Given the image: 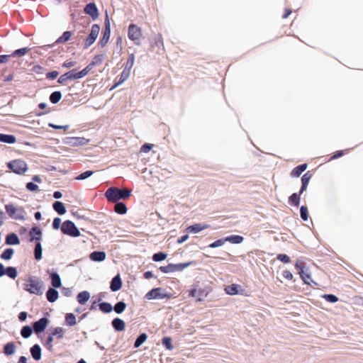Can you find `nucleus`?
Listing matches in <instances>:
<instances>
[{
    "label": "nucleus",
    "instance_id": "f257e3e1",
    "mask_svg": "<svg viewBox=\"0 0 363 363\" xmlns=\"http://www.w3.org/2000/svg\"><path fill=\"white\" fill-rule=\"evenodd\" d=\"M43 232L40 228L33 227L28 235V242L34 243V256L36 260L42 259L43 248L41 245Z\"/></svg>",
    "mask_w": 363,
    "mask_h": 363
},
{
    "label": "nucleus",
    "instance_id": "f03ea898",
    "mask_svg": "<svg viewBox=\"0 0 363 363\" xmlns=\"http://www.w3.org/2000/svg\"><path fill=\"white\" fill-rule=\"evenodd\" d=\"M131 194V191L128 189H118L117 187H111L107 189L105 196L108 201L117 202L119 200L125 199Z\"/></svg>",
    "mask_w": 363,
    "mask_h": 363
},
{
    "label": "nucleus",
    "instance_id": "7ed1b4c3",
    "mask_svg": "<svg viewBox=\"0 0 363 363\" xmlns=\"http://www.w3.org/2000/svg\"><path fill=\"white\" fill-rule=\"evenodd\" d=\"M24 285V289L30 294L41 295L43 293V282L38 277H30Z\"/></svg>",
    "mask_w": 363,
    "mask_h": 363
},
{
    "label": "nucleus",
    "instance_id": "20e7f679",
    "mask_svg": "<svg viewBox=\"0 0 363 363\" xmlns=\"http://www.w3.org/2000/svg\"><path fill=\"white\" fill-rule=\"evenodd\" d=\"M295 267L298 270V274L301 279L306 284H311L313 282L308 269L306 268V264L302 259H298L295 263Z\"/></svg>",
    "mask_w": 363,
    "mask_h": 363
},
{
    "label": "nucleus",
    "instance_id": "39448f33",
    "mask_svg": "<svg viewBox=\"0 0 363 363\" xmlns=\"http://www.w3.org/2000/svg\"><path fill=\"white\" fill-rule=\"evenodd\" d=\"M86 74H87V70L82 69V71L77 72H75L74 69H72V70H71V71H69V72H68L61 75L58 78L57 82L60 84H63L67 80H76V79H79L83 78Z\"/></svg>",
    "mask_w": 363,
    "mask_h": 363
},
{
    "label": "nucleus",
    "instance_id": "423d86ee",
    "mask_svg": "<svg viewBox=\"0 0 363 363\" xmlns=\"http://www.w3.org/2000/svg\"><path fill=\"white\" fill-rule=\"evenodd\" d=\"M61 231L63 234L69 235L71 237H79L80 232L77 228L75 224L70 220H66L62 223L61 226Z\"/></svg>",
    "mask_w": 363,
    "mask_h": 363
},
{
    "label": "nucleus",
    "instance_id": "0eeeda50",
    "mask_svg": "<svg viewBox=\"0 0 363 363\" xmlns=\"http://www.w3.org/2000/svg\"><path fill=\"white\" fill-rule=\"evenodd\" d=\"M190 265L191 262L169 264L167 266L160 267V269L162 272L167 274L174 272L182 271Z\"/></svg>",
    "mask_w": 363,
    "mask_h": 363
},
{
    "label": "nucleus",
    "instance_id": "6e6552de",
    "mask_svg": "<svg viewBox=\"0 0 363 363\" xmlns=\"http://www.w3.org/2000/svg\"><path fill=\"white\" fill-rule=\"evenodd\" d=\"M100 31V26L98 24H94L91 26V32L86 37L84 43V48H87L91 46L96 40Z\"/></svg>",
    "mask_w": 363,
    "mask_h": 363
},
{
    "label": "nucleus",
    "instance_id": "1a4fd4ad",
    "mask_svg": "<svg viewBox=\"0 0 363 363\" xmlns=\"http://www.w3.org/2000/svg\"><path fill=\"white\" fill-rule=\"evenodd\" d=\"M209 292L210 291L208 288L199 289H192L189 291V296L195 298L197 301H201L207 297Z\"/></svg>",
    "mask_w": 363,
    "mask_h": 363
},
{
    "label": "nucleus",
    "instance_id": "9d476101",
    "mask_svg": "<svg viewBox=\"0 0 363 363\" xmlns=\"http://www.w3.org/2000/svg\"><path fill=\"white\" fill-rule=\"evenodd\" d=\"M111 36V26H110V21L108 17V15H106V18L105 19V28L103 31V36L101 39L99 41V45L104 48L106 45L108 43Z\"/></svg>",
    "mask_w": 363,
    "mask_h": 363
},
{
    "label": "nucleus",
    "instance_id": "9b49d317",
    "mask_svg": "<svg viewBox=\"0 0 363 363\" xmlns=\"http://www.w3.org/2000/svg\"><path fill=\"white\" fill-rule=\"evenodd\" d=\"M167 296L165 291L162 288H155L150 291L146 294L147 299H161Z\"/></svg>",
    "mask_w": 363,
    "mask_h": 363
},
{
    "label": "nucleus",
    "instance_id": "f8f14e48",
    "mask_svg": "<svg viewBox=\"0 0 363 363\" xmlns=\"http://www.w3.org/2000/svg\"><path fill=\"white\" fill-rule=\"evenodd\" d=\"M128 35L131 40H138L142 35L140 28L135 24H130L128 27Z\"/></svg>",
    "mask_w": 363,
    "mask_h": 363
},
{
    "label": "nucleus",
    "instance_id": "ddd939ff",
    "mask_svg": "<svg viewBox=\"0 0 363 363\" xmlns=\"http://www.w3.org/2000/svg\"><path fill=\"white\" fill-rule=\"evenodd\" d=\"M89 140L83 137H69L66 139V143L73 147L85 145Z\"/></svg>",
    "mask_w": 363,
    "mask_h": 363
},
{
    "label": "nucleus",
    "instance_id": "4468645a",
    "mask_svg": "<svg viewBox=\"0 0 363 363\" xmlns=\"http://www.w3.org/2000/svg\"><path fill=\"white\" fill-rule=\"evenodd\" d=\"M7 167L13 172L18 174H23V161L16 160L7 163Z\"/></svg>",
    "mask_w": 363,
    "mask_h": 363
},
{
    "label": "nucleus",
    "instance_id": "2eb2a0df",
    "mask_svg": "<svg viewBox=\"0 0 363 363\" xmlns=\"http://www.w3.org/2000/svg\"><path fill=\"white\" fill-rule=\"evenodd\" d=\"M84 11L85 13L90 16L93 20L96 19L99 16L98 9L94 3H89L86 4Z\"/></svg>",
    "mask_w": 363,
    "mask_h": 363
},
{
    "label": "nucleus",
    "instance_id": "dca6fc26",
    "mask_svg": "<svg viewBox=\"0 0 363 363\" xmlns=\"http://www.w3.org/2000/svg\"><path fill=\"white\" fill-rule=\"evenodd\" d=\"M208 228L209 225L199 223L187 227L186 231L191 233H199L201 231L206 230Z\"/></svg>",
    "mask_w": 363,
    "mask_h": 363
},
{
    "label": "nucleus",
    "instance_id": "f3484780",
    "mask_svg": "<svg viewBox=\"0 0 363 363\" xmlns=\"http://www.w3.org/2000/svg\"><path fill=\"white\" fill-rule=\"evenodd\" d=\"M16 56H23V48L17 49L13 52L11 55H0V64L6 62L9 58L14 57Z\"/></svg>",
    "mask_w": 363,
    "mask_h": 363
},
{
    "label": "nucleus",
    "instance_id": "a211bd4d",
    "mask_svg": "<svg viewBox=\"0 0 363 363\" xmlns=\"http://www.w3.org/2000/svg\"><path fill=\"white\" fill-rule=\"evenodd\" d=\"M104 60V55H98L94 56L91 62L88 65L84 70H87V74L92 69L93 67L96 66L98 65H100Z\"/></svg>",
    "mask_w": 363,
    "mask_h": 363
},
{
    "label": "nucleus",
    "instance_id": "6ab92c4d",
    "mask_svg": "<svg viewBox=\"0 0 363 363\" xmlns=\"http://www.w3.org/2000/svg\"><path fill=\"white\" fill-rule=\"evenodd\" d=\"M20 243V239L16 233H11L6 235V244L8 245H15Z\"/></svg>",
    "mask_w": 363,
    "mask_h": 363
},
{
    "label": "nucleus",
    "instance_id": "aec40b11",
    "mask_svg": "<svg viewBox=\"0 0 363 363\" xmlns=\"http://www.w3.org/2000/svg\"><path fill=\"white\" fill-rule=\"evenodd\" d=\"M122 286V281L120 276L118 274L116 277H114L111 281V286L110 288L112 291H118Z\"/></svg>",
    "mask_w": 363,
    "mask_h": 363
},
{
    "label": "nucleus",
    "instance_id": "412c9836",
    "mask_svg": "<svg viewBox=\"0 0 363 363\" xmlns=\"http://www.w3.org/2000/svg\"><path fill=\"white\" fill-rule=\"evenodd\" d=\"M90 259L95 262H102L106 259V253L102 251H94L89 255Z\"/></svg>",
    "mask_w": 363,
    "mask_h": 363
},
{
    "label": "nucleus",
    "instance_id": "4be33fe9",
    "mask_svg": "<svg viewBox=\"0 0 363 363\" xmlns=\"http://www.w3.org/2000/svg\"><path fill=\"white\" fill-rule=\"evenodd\" d=\"M5 208L8 215L12 218H20L23 219V216L18 214L16 216V208L12 204H7L5 206Z\"/></svg>",
    "mask_w": 363,
    "mask_h": 363
},
{
    "label": "nucleus",
    "instance_id": "5701e85b",
    "mask_svg": "<svg viewBox=\"0 0 363 363\" xmlns=\"http://www.w3.org/2000/svg\"><path fill=\"white\" fill-rule=\"evenodd\" d=\"M16 139L13 135L0 133V142L7 144H13Z\"/></svg>",
    "mask_w": 363,
    "mask_h": 363
},
{
    "label": "nucleus",
    "instance_id": "b1692460",
    "mask_svg": "<svg viewBox=\"0 0 363 363\" xmlns=\"http://www.w3.org/2000/svg\"><path fill=\"white\" fill-rule=\"evenodd\" d=\"M46 297L49 302L53 303L58 298V291L52 288H50L47 293Z\"/></svg>",
    "mask_w": 363,
    "mask_h": 363
},
{
    "label": "nucleus",
    "instance_id": "393cba45",
    "mask_svg": "<svg viewBox=\"0 0 363 363\" xmlns=\"http://www.w3.org/2000/svg\"><path fill=\"white\" fill-rule=\"evenodd\" d=\"M48 319H39L38 321L34 324V329L36 333H40L43 331L47 325Z\"/></svg>",
    "mask_w": 363,
    "mask_h": 363
},
{
    "label": "nucleus",
    "instance_id": "a878e982",
    "mask_svg": "<svg viewBox=\"0 0 363 363\" xmlns=\"http://www.w3.org/2000/svg\"><path fill=\"white\" fill-rule=\"evenodd\" d=\"M307 167H308L307 164H303L296 167L291 171V176L293 177H299L302 174V172H303L306 169Z\"/></svg>",
    "mask_w": 363,
    "mask_h": 363
},
{
    "label": "nucleus",
    "instance_id": "bb28decb",
    "mask_svg": "<svg viewBox=\"0 0 363 363\" xmlns=\"http://www.w3.org/2000/svg\"><path fill=\"white\" fill-rule=\"evenodd\" d=\"M225 240L233 244H240L243 242L244 238L240 235H233L225 238Z\"/></svg>",
    "mask_w": 363,
    "mask_h": 363
},
{
    "label": "nucleus",
    "instance_id": "cd10ccee",
    "mask_svg": "<svg viewBox=\"0 0 363 363\" xmlns=\"http://www.w3.org/2000/svg\"><path fill=\"white\" fill-rule=\"evenodd\" d=\"M30 353L33 358L35 360H39L41 358V348L38 345H34L30 348Z\"/></svg>",
    "mask_w": 363,
    "mask_h": 363
},
{
    "label": "nucleus",
    "instance_id": "c85d7f7f",
    "mask_svg": "<svg viewBox=\"0 0 363 363\" xmlns=\"http://www.w3.org/2000/svg\"><path fill=\"white\" fill-rule=\"evenodd\" d=\"M89 298H90V294L86 291H84L79 293L77 296V301L80 304L86 303L88 301V300L89 299Z\"/></svg>",
    "mask_w": 363,
    "mask_h": 363
},
{
    "label": "nucleus",
    "instance_id": "c756f323",
    "mask_svg": "<svg viewBox=\"0 0 363 363\" xmlns=\"http://www.w3.org/2000/svg\"><path fill=\"white\" fill-rule=\"evenodd\" d=\"M51 283L54 288H59L61 286V279L57 273L54 272L51 274Z\"/></svg>",
    "mask_w": 363,
    "mask_h": 363
},
{
    "label": "nucleus",
    "instance_id": "7c9ffc66",
    "mask_svg": "<svg viewBox=\"0 0 363 363\" xmlns=\"http://www.w3.org/2000/svg\"><path fill=\"white\" fill-rule=\"evenodd\" d=\"M54 210L60 215H63L66 213V208L63 203L60 201H55L53 203Z\"/></svg>",
    "mask_w": 363,
    "mask_h": 363
},
{
    "label": "nucleus",
    "instance_id": "2f4dec72",
    "mask_svg": "<svg viewBox=\"0 0 363 363\" xmlns=\"http://www.w3.org/2000/svg\"><path fill=\"white\" fill-rule=\"evenodd\" d=\"M130 74V71L128 70V69H124L120 76L118 82L115 84L114 87L118 86L119 84L123 83L125 80H127Z\"/></svg>",
    "mask_w": 363,
    "mask_h": 363
},
{
    "label": "nucleus",
    "instance_id": "473e14b6",
    "mask_svg": "<svg viewBox=\"0 0 363 363\" xmlns=\"http://www.w3.org/2000/svg\"><path fill=\"white\" fill-rule=\"evenodd\" d=\"M112 325L118 331H123L125 329V323L122 319H113Z\"/></svg>",
    "mask_w": 363,
    "mask_h": 363
},
{
    "label": "nucleus",
    "instance_id": "72a5a7b5",
    "mask_svg": "<svg viewBox=\"0 0 363 363\" xmlns=\"http://www.w3.org/2000/svg\"><path fill=\"white\" fill-rule=\"evenodd\" d=\"M15 345L13 342H8L4 345V352L6 355H11L15 352Z\"/></svg>",
    "mask_w": 363,
    "mask_h": 363
},
{
    "label": "nucleus",
    "instance_id": "f704fd0d",
    "mask_svg": "<svg viewBox=\"0 0 363 363\" xmlns=\"http://www.w3.org/2000/svg\"><path fill=\"white\" fill-rule=\"evenodd\" d=\"M115 211L119 214H125L127 212V207L123 202H117L114 207Z\"/></svg>",
    "mask_w": 363,
    "mask_h": 363
},
{
    "label": "nucleus",
    "instance_id": "c9c22d12",
    "mask_svg": "<svg viewBox=\"0 0 363 363\" xmlns=\"http://www.w3.org/2000/svg\"><path fill=\"white\" fill-rule=\"evenodd\" d=\"M5 275L11 279H15L18 275L17 269L14 267H8L5 269Z\"/></svg>",
    "mask_w": 363,
    "mask_h": 363
},
{
    "label": "nucleus",
    "instance_id": "e433bc0d",
    "mask_svg": "<svg viewBox=\"0 0 363 363\" xmlns=\"http://www.w3.org/2000/svg\"><path fill=\"white\" fill-rule=\"evenodd\" d=\"M14 250L12 248H6L1 255V258L4 260H9L12 258Z\"/></svg>",
    "mask_w": 363,
    "mask_h": 363
},
{
    "label": "nucleus",
    "instance_id": "4c0bfd02",
    "mask_svg": "<svg viewBox=\"0 0 363 363\" xmlns=\"http://www.w3.org/2000/svg\"><path fill=\"white\" fill-rule=\"evenodd\" d=\"M99 309L105 313H110L113 311V306L109 303H106V302L101 303H99Z\"/></svg>",
    "mask_w": 363,
    "mask_h": 363
},
{
    "label": "nucleus",
    "instance_id": "58836bf2",
    "mask_svg": "<svg viewBox=\"0 0 363 363\" xmlns=\"http://www.w3.org/2000/svg\"><path fill=\"white\" fill-rule=\"evenodd\" d=\"M240 286L238 284H231L225 287V291L228 294L230 295H235L238 294V287Z\"/></svg>",
    "mask_w": 363,
    "mask_h": 363
},
{
    "label": "nucleus",
    "instance_id": "ea45409f",
    "mask_svg": "<svg viewBox=\"0 0 363 363\" xmlns=\"http://www.w3.org/2000/svg\"><path fill=\"white\" fill-rule=\"evenodd\" d=\"M147 339V335L145 333H142L140 336L136 339L134 347L135 348L141 346Z\"/></svg>",
    "mask_w": 363,
    "mask_h": 363
},
{
    "label": "nucleus",
    "instance_id": "a19ab883",
    "mask_svg": "<svg viewBox=\"0 0 363 363\" xmlns=\"http://www.w3.org/2000/svg\"><path fill=\"white\" fill-rule=\"evenodd\" d=\"M62 98V94L59 91L52 92L50 96V100L52 104H57Z\"/></svg>",
    "mask_w": 363,
    "mask_h": 363
},
{
    "label": "nucleus",
    "instance_id": "79ce46f5",
    "mask_svg": "<svg viewBox=\"0 0 363 363\" xmlns=\"http://www.w3.org/2000/svg\"><path fill=\"white\" fill-rule=\"evenodd\" d=\"M126 308V304L123 301L118 302L115 306L113 308L115 312L118 314H121Z\"/></svg>",
    "mask_w": 363,
    "mask_h": 363
},
{
    "label": "nucleus",
    "instance_id": "37998d69",
    "mask_svg": "<svg viewBox=\"0 0 363 363\" xmlns=\"http://www.w3.org/2000/svg\"><path fill=\"white\" fill-rule=\"evenodd\" d=\"M134 63H135V55L133 53H132L129 55L124 69H128V70L131 72V69L134 65Z\"/></svg>",
    "mask_w": 363,
    "mask_h": 363
},
{
    "label": "nucleus",
    "instance_id": "c03bdc74",
    "mask_svg": "<svg viewBox=\"0 0 363 363\" xmlns=\"http://www.w3.org/2000/svg\"><path fill=\"white\" fill-rule=\"evenodd\" d=\"M167 254L164 252H157L153 255L152 260L155 262H160L167 258Z\"/></svg>",
    "mask_w": 363,
    "mask_h": 363
},
{
    "label": "nucleus",
    "instance_id": "a18cd8bd",
    "mask_svg": "<svg viewBox=\"0 0 363 363\" xmlns=\"http://www.w3.org/2000/svg\"><path fill=\"white\" fill-rule=\"evenodd\" d=\"M72 36V33L70 31H65L62 35L58 38L57 40V43H64L67 42L70 39Z\"/></svg>",
    "mask_w": 363,
    "mask_h": 363
},
{
    "label": "nucleus",
    "instance_id": "49530a36",
    "mask_svg": "<svg viewBox=\"0 0 363 363\" xmlns=\"http://www.w3.org/2000/svg\"><path fill=\"white\" fill-rule=\"evenodd\" d=\"M93 174H94L93 171L88 170V171H86V172L80 174L79 175H78L76 177V179H77V180H84V179H86L90 177L91 176H92Z\"/></svg>",
    "mask_w": 363,
    "mask_h": 363
},
{
    "label": "nucleus",
    "instance_id": "de8ad7c7",
    "mask_svg": "<svg viewBox=\"0 0 363 363\" xmlns=\"http://www.w3.org/2000/svg\"><path fill=\"white\" fill-rule=\"evenodd\" d=\"M64 333H65L64 329L62 328L57 327V328H55L53 329V330L52 332V336L55 335L58 338H61V337H62Z\"/></svg>",
    "mask_w": 363,
    "mask_h": 363
},
{
    "label": "nucleus",
    "instance_id": "09e8293b",
    "mask_svg": "<svg viewBox=\"0 0 363 363\" xmlns=\"http://www.w3.org/2000/svg\"><path fill=\"white\" fill-rule=\"evenodd\" d=\"M26 187L28 191L32 192H37L40 191L39 186L33 182L27 183Z\"/></svg>",
    "mask_w": 363,
    "mask_h": 363
},
{
    "label": "nucleus",
    "instance_id": "8fccbe9b",
    "mask_svg": "<svg viewBox=\"0 0 363 363\" xmlns=\"http://www.w3.org/2000/svg\"><path fill=\"white\" fill-rule=\"evenodd\" d=\"M162 344L166 347V348L169 350H172L173 349V346L172 345V339L169 337H164L162 339Z\"/></svg>",
    "mask_w": 363,
    "mask_h": 363
},
{
    "label": "nucleus",
    "instance_id": "3c124183",
    "mask_svg": "<svg viewBox=\"0 0 363 363\" xmlns=\"http://www.w3.org/2000/svg\"><path fill=\"white\" fill-rule=\"evenodd\" d=\"M289 201L294 205L298 206L299 204L300 199L297 194L294 193L289 197Z\"/></svg>",
    "mask_w": 363,
    "mask_h": 363
},
{
    "label": "nucleus",
    "instance_id": "603ef678",
    "mask_svg": "<svg viewBox=\"0 0 363 363\" xmlns=\"http://www.w3.org/2000/svg\"><path fill=\"white\" fill-rule=\"evenodd\" d=\"M301 217L303 220H307L308 218V208L305 206H302L300 208Z\"/></svg>",
    "mask_w": 363,
    "mask_h": 363
},
{
    "label": "nucleus",
    "instance_id": "864d4df0",
    "mask_svg": "<svg viewBox=\"0 0 363 363\" xmlns=\"http://www.w3.org/2000/svg\"><path fill=\"white\" fill-rule=\"evenodd\" d=\"M225 242V238L219 239L209 245L211 248H216L223 245Z\"/></svg>",
    "mask_w": 363,
    "mask_h": 363
},
{
    "label": "nucleus",
    "instance_id": "5fc2aeb1",
    "mask_svg": "<svg viewBox=\"0 0 363 363\" xmlns=\"http://www.w3.org/2000/svg\"><path fill=\"white\" fill-rule=\"evenodd\" d=\"M277 259L284 262V263H289L291 262L290 257L285 254H279L277 257Z\"/></svg>",
    "mask_w": 363,
    "mask_h": 363
},
{
    "label": "nucleus",
    "instance_id": "6e6d98bb",
    "mask_svg": "<svg viewBox=\"0 0 363 363\" xmlns=\"http://www.w3.org/2000/svg\"><path fill=\"white\" fill-rule=\"evenodd\" d=\"M323 297L328 302L335 303L338 301V298L336 296L333 294H325Z\"/></svg>",
    "mask_w": 363,
    "mask_h": 363
},
{
    "label": "nucleus",
    "instance_id": "4d7b16f0",
    "mask_svg": "<svg viewBox=\"0 0 363 363\" xmlns=\"http://www.w3.org/2000/svg\"><path fill=\"white\" fill-rule=\"evenodd\" d=\"M311 178V174L309 172L304 174L301 178L302 184L308 185Z\"/></svg>",
    "mask_w": 363,
    "mask_h": 363
},
{
    "label": "nucleus",
    "instance_id": "13d9d810",
    "mask_svg": "<svg viewBox=\"0 0 363 363\" xmlns=\"http://www.w3.org/2000/svg\"><path fill=\"white\" fill-rule=\"evenodd\" d=\"M62 220L60 218H55L53 220L52 227L54 229H59L62 226Z\"/></svg>",
    "mask_w": 363,
    "mask_h": 363
},
{
    "label": "nucleus",
    "instance_id": "bf43d9fd",
    "mask_svg": "<svg viewBox=\"0 0 363 363\" xmlns=\"http://www.w3.org/2000/svg\"><path fill=\"white\" fill-rule=\"evenodd\" d=\"M33 333V330L29 326H24V338L29 337Z\"/></svg>",
    "mask_w": 363,
    "mask_h": 363
},
{
    "label": "nucleus",
    "instance_id": "052dcab7",
    "mask_svg": "<svg viewBox=\"0 0 363 363\" xmlns=\"http://www.w3.org/2000/svg\"><path fill=\"white\" fill-rule=\"evenodd\" d=\"M282 276L287 280H291L294 277L292 273L288 270L283 271Z\"/></svg>",
    "mask_w": 363,
    "mask_h": 363
},
{
    "label": "nucleus",
    "instance_id": "680f3d73",
    "mask_svg": "<svg viewBox=\"0 0 363 363\" xmlns=\"http://www.w3.org/2000/svg\"><path fill=\"white\" fill-rule=\"evenodd\" d=\"M48 125L54 129H63L65 130H67L69 128V125H55L53 123H49Z\"/></svg>",
    "mask_w": 363,
    "mask_h": 363
},
{
    "label": "nucleus",
    "instance_id": "e2e57ef3",
    "mask_svg": "<svg viewBox=\"0 0 363 363\" xmlns=\"http://www.w3.org/2000/svg\"><path fill=\"white\" fill-rule=\"evenodd\" d=\"M58 74H59L58 72L52 71V72H48L46 74V76H47V78H48L50 79H54L58 76Z\"/></svg>",
    "mask_w": 363,
    "mask_h": 363
},
{
    "label": "nucleus",
    "instance_id": "0e129e2a",
    "mask_svg": "<svg viewBox=\"0 0 363 363\" xmlns=\"http://www.w3.org/2000/svg\"><path fill=\"white\" fill-rule=\"evenodd\" d=\"M152 145L145 144L141 147V152L147 153L152 149Z\"/></svg>",
    "mask_w": 363,
    "mask_h": 363
},
{
    "label": "nucleus",
    "instance_id": "69168bd1",
    "mask_svg": "<svg viewBox=\"0 0 363 363\" xmlns=\"http://www.w3.org/2000/svg\"><path fill=\"white\" fill-rule=\"evenodd\" d=\"M52 342H53V336L50 335L46 341V346L48 349H51L52 347Z\"/></svg>",
    "mask_w": 363,
    "mask_h": 363
},
{
    "label": "nucleus",
    "instance_id": "338daca9",
    "mask_svg": "<svg viewBox=\"0 0 363 363\" xmlns=\"http://www.w3.org/2000/svg\"><path fill=\"white\" fill-rule=\"evenodd\" d=\"M76 65V62L74 61H69V62H65L63 63L62 67L65 68H70L72 67H74Z\"/></svg>",
    "mask_w": 363,
    "mask_h": 363
},
{
    "label": "nucleus",
    "instance_id": "774afa93",
    "mask_svg": "<svg viewBox=\"0 0 363 363\" xmlns=\"http://www.w3.org/2000/svg\"><path fill=\"white\" fill-rule=\"evenodd\" d=\"M189 238V235H184L183 236H182L179 239H178L177 240V243L178 244H182L183 242H184L185 241H186Z\"/></svg>",
    "mask_w": 363,
    "mask_h": 363
}]
</instances>
